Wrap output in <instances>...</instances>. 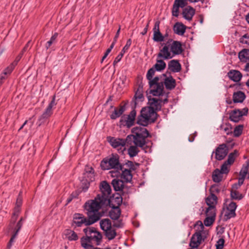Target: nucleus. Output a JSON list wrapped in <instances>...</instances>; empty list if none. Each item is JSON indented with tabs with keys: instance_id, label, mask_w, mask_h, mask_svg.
<instances>
[{
	"instance_id": "obj_16",
	"label": "nucleus",
	"mask_w": 249,
	"mask_h": 249,
	"mask_svg": "<svg viewBox=\"0 0 249 249\" xmlns=\"http://www.w3.org/2000/svg\"><path fill=\"white\" fill-rule=\"evenodd\" d=\"M24 220L25 218L23 217H21L17 223L14 233L12 235V236L7 244V248L9 249L11 248L12 244L15 241V239L16 238L19 231L20 230L21 227H22Z\"/></svg>"
},
{
	"instance_id": "obj_44",
	"label": "nucleus",
	"mask_w": 249,
	"mask_h": 249,
	"mask_svg": "<svg viewBox=\"0 0 249 249\" xmlns=\"http://www.w3.org/2000/svg\"><path fill=\"white\" fill-rule=\"evenodd\" d=\"M215 212V207H209L206 211V215L215 218L216 215Z\"/></svg>"
},
{
	"instance_id": "obj_54",
	"label": "nucleus",
	"mask_w": 249,
	"mask_h": 249,
	"mask_svg": "<svg viewBox=\"0 0 249 249\" xmlns=\"http://www.w3.org/2000/svg\"><path fill=\"white\" fill-rule=\"evenodd\" d=\"M245 177H241L238 179V183H235L232 185L233 188L238 189L244 183Z\"/></svg>"
},
{
	"instance_id": "obj_24",
	"label": "nucleus",
	"mask_w": 249,
	"mask_h": 249,
	"mask_svg": "<svg viewBox=\"0 0 249 249\" xmlns=\"http://www.w3.org/2000/svg\"><path fill=\"white\" fill-rule=\"evenodd\" d=\"M246 98L244 92L241 91L234 92L232 95V100L234 103H241Z\"/></svg>"
},
{
	"instance_id": "obj_56",
	"label": "nucleus",
	"mask_w": 249,
	"mask_h": 249,
	"mask_svg": "<svg viewBox=\"0 0 249 249\" xmlns=\"http://www.w3.org/2000/svg\"><path fill=\"white\" fill-rule=\"evenodd\" d=\"M131 42H132V41H131V39H128L127 40V42H126V43L124 47V48H123L121 52V53H122L124 54V53L128 50V49H129V47L131 45Z\"/></svg>"
},
{
	"instance_id": "obj_8",
	"label": "nucleus",
	"mask_w": 249,
	"mask_h": 249,
	"mask_svg": "<svg viewBox=\"0 0 249 249\" xmlns=\"http://www.w3.org/2000/svg\"><path fill=\"white\" fill-rule=\"evenodd\" d=\"M100 193L98 194L96 197L106 203L110 197L111 189L109 184L106 181L101 182L100 186Z\"/></svg>"
},
{
	"instance_id": "obj_29",
	"label": "nucleus",
	"mask_w": 249,
	"mask_h": 249,
	"mask_svg": "<svg viewBox=\"0 0 249 249\" xmlns=\"http://www.w3.org/2000/svg\"><path fill=\"white\" fill-rule=\"evenodd\" d=\"M65 238L69 241H76L78 239L77 234L73 231L66 229L64 231Z\"/></svg>"
},
{
	"instance_id": "obj_60",
	"label": "nucleus",
	"mask_w": 249,
	"mask_h": 249,
	"mask_svg": "<svg viewBox=\"0 0 249 249\" xmlns=\"http://www.w3.org/2000/svg\"><path fill=\"white\" fill-rule=\"evenodd\" d=\"M160 21H157L154 25V27L153 28V33L157 32H160Z\"/></svg>"
},
{
	"instance_id": "obj_49",
	"label": "nucleus",
	"mask_w": 249,
	"mask_h": 249,
	"mask_svg": "<svg viewBox=\"0 0 249 249\" xmlns=\"http://www.w3.org/2000/svg\"><path fill=\"white\" fill-rule=\"evenodd\" d=\"M188 1V0H175L174 3L183 8L187 5Z\"/></svg>"
},
{
	"instance_id": "obj_39",
	"label": "nucleus",
	"mask_w": 249,
	"mask_h": 249,
	"mask_svg": "<svg viewBox=\"0 0 249 249\" xmlns=\"http://www.w3.org/2000/svg\"><path fill=\"white\" fill-rule=\"evenodd\" d=\"M238 189L233 188L232 187L231 191V196L232 199L235 200L242 199L244 196L237 191Z\"/></svg>"
},
{
	"instance_id": "obj_26",
	"label": "nucleus",
	"mask_w": 249,
	"mask_h": 249,
	"mask_svg": "<svg viewBox=\"0 0 249 249\" xmlns=\"http://www.w3.org/2000/svg\"><path fill=\"white\" fill-rule=\"evenodd\" d=\"M119 177H121V178L124 180V181L126 183L130 182L132 178L131 171L124 168L121 171V175Z\"/></svg>"
},
{
	"instance_id": "obj_35",
	"label": "nucleus",
	"mask_w": 249,
	"mask_h": 249,
	"mask_svg": "<svg viewBox=\"0 0 249 249\" xmlns=\"http://www.w3.org/2000/svg\"><path fill=\"white\" fill-rule=\"evenodd\" d=\"M139 147L137 145L134 144L131 145L127 149L128 154L130 158H133L140 152V150L139 149Z\"/></svg>"
},
{
	"instance_id": "obj_62",
	"label": "nucleus",
	"mask_w": 249,
	"mask_h": 249,
	"mask_svg": "<svg viewBox=\"0 0 249 249\" xmlns=\"http://www.w3.org/2000/svg\"><path fill=\"white\" fill-rule=\"evenodd\" d=\"M211 191L213 193H214V192L219 193L220 191V190L217 185H213L211 187Z\"/></svg>"
},
{
	"instance_id": "obj_55",
	"label": "nucleus",
	"mask_w": 249,
	"mask_h": 249,
	"mask_svg": "<svg viewBox=\"0 0 249 249\" xmlns=\"http://www.w3.org/2000/svg\"><path fill=\"white\" fill-rule=\"evenodd\" d=\"M159 77L158 76L155 77L153 79L149 80V84L150 87H152L156 84H160V82H159Z\"/></svg>"
},
{
	"instance_id": "obj_48",
	"label": "nucleus",
	"mask_w": 249,
	"mask_h": 249,
	"mask_svg": "<svg viewBox=\"0 0 249 249\" xmlns=\"http://www.w3.org/2000/svg\"><path fill=\"white\" fill-rule=\"evenodd\" d=\"M215 218L206 216V218L204 220V224L206 226H211L214 221Z\"/></svg>"
},
{
	"instance_id": "obj_18",
	"label": "nucleus",
	"mask_w": 249,
	"mask_h": 249,
	"mask_svg": "<svg viewBox=\"0 0 249 249\" xmlns=\"http://www.w3.org/2000/svg\"><path fill=\"white\" fill-rule=\"evenodd\" d=\"M196 10L191 6H188L182 10L183 17L188 21H191L195 15Z\"/></svg>"
},
{
	"instance_id": "obj_6",
	"label": "nucleus",
	"mask_w": 249,
	"mask_h": 249,
	"mask_svg": "<svg viewBox=\"0 0 249 249\" xmlns=\"http://www.w3.org/2000/svg\"><path fill=\"white\" fill-rule=\"evenodd\" d=\"M156 111L148 107H143L141 111V114L138 116L137 123L143 126L155 122L157 119Z\"/></svg>"
},
{
	"instance_id": "obj_32",
	"label": "nucleus",
	"mask_w": 249,
	"mask_h": 249,
	"mask_svg": "<svg viewBox=\"0 0 249 249\" xmlns=\"http://www.w3.org/2000/svg\"><path fill=\"white\" fill-rule=\"evenodd\" d=\"M20 212V207L15 206L14 212L9 225V228H11L15 223Z\"/></svg>"
},
{
	"instance_id": "obj_61",
	"label": "nucleus",
	"mask_w": 249,
	"mask_h": 249,
	"mask_svg": "<svg viewBox=\"0 0 249 249\" xmlns=\"http://www.w3.org/2000/svg\"><path fill=\"white\" fill-rule=\"evenodd\" d=\"M22 197L20 196V193H19L16 201V206L20 207L22 205Z\"/></svg>"
},
{
	"instance_id": "obj_52",
	"label": "nucleus",
	"mask_w": 249,
	"mask_h": 249,
	"mask_svg": "<svg viewBox=\"0 0 249 249\" xmlns=\"http://www.w3.org/2000/svg\"><path fill=\"white\" fill-rule=\"evenodd\" d=\"M229 164L226 163V161L224 162V163L221 166V169L220 170L223 174H227L229 172V169L228 167Z\"/></svg>"
},
{
	"instance_id": "obj_3",
	"label": "nucleus",
	"mask_w": 249,
	"mask_h": 249,
	"mask_svg": "<svg viewBox=\"0 0 249 249\" xmlns=\"http://www.w3.org/2000/svg\"><path fill=\"white\" fill-rule=\"evenodd\" d=\"M120 157L117 154H112L109 157L104 158L100 163L102 170L113 169L109 172V174L112 178H118L121 175V171L123 169V165L120 162Z\"/></svg>"
},
{
	"instance_id": "obj_47",
	"label": "nucleus",
	"mask_w": 249,
	"mask_h": 249,
	"mask_svg": "<svg viewBox=\"0 0 249 249\" xmlns=\"http://www.w3.org/2000/svg\"><path fill=\"white\" fill-rule=\"evenodd\" d=\"M15 66H16L12 63L9 66L4 69L3 74L6 75H9L14 69Z\"/></svg>"
},
{
	"instance_id": "obj_28",
	"label": "nucleus",
	"mask_w": 249,
	"mask_h": 249,
	"mask_svg": "<svg viewBox=\"0 0 249 249\" xmlns=\"http://www.w3.org/2000/svg\"><path fill=\"white\" fill-rule=\"evenodd\" d=\"M108 201H109V206H115L119 207L122 203L123 198L121 195L117 194L114 195L113 197L111 199H109Z\"/></svg>"
},
{
	"instance_id": "obj_46",
	"label": "nucleus",
	"mask_w": 249,
	"mask_h": 249,
	"mask_svg": "<svg viewBox=\"0 0 249 249\" xmlns=\"http://www.w3.org/2000/svg\"><path fill=\"white\" fill-rule=\"evenodd\" d=\"M180 7L177 4H176L174 2L172 9V14L173 16L175 17H178L179 15V9Z\"/></svg>"
},
{
	"instance_id": "obj_27",
	"label": "nucleus",
	"mask_w": 249,
	"mask_h": 249,
	"mask_svg": "<svg viewBox=\"0 0 249 249\" xmlns=\"http://www.w3.org/2000/svg\"><path fill=\"white\" fill-rule=\"evenodd\" d=\"M134 100H133V102L134 103L135 106H136L138 102L139 101L142 102L144 99V96L142 94V86L140 85L136 91L135 96L134 97Z\"/></svg>"
},
{
	"instance_id": "obj_30",
	"label": "nucleus",
	"mask_w": 249,
	"mask_h": 249,
	"mask_svg": "<svg viewBox=\"0 0 249 249\" xmlns=\"http://www.w3.org/2000/svg\"><path fill=\"white\" fill-rule=\"evenodd\" d=\"M164 83L166 89L169 90L174 89L176 85V81L172 76L165 78Z\"/></svg>"
},
{
	"instance_id": "obj_22",
	"label": "nucleus",
	"mask_w": 249,
	"mask_h": 249,
	"mask_svg": "<svg viewBox=\"0 0 249 249\" xmlns=\"http://www.w3.org/2000/svg\"><path fill=\"white\" fill-rule=\"evenodd\" d=\"M186 26L181 22H177L173 27L174 33L179 36H183L186 31Z\"/></svg>"
},
{
	"instance_id": "obj_9",
	"label": "nucleus",
	"mask_w": 249,
	"mask_h": 249,
	"mask_svg": "<svg viewBox=\"0 0 249 249\" xmlns=\"http://www.w3.org/2000/svg\"><path fill=\"white\" fill-rule=\"evenodd\" d=\"M94 223L90 218L86 217L83 214L76 213L73 215L72 225L75 227H80L83 225L89 226Z\"/></svg>"
},
{
	"instance_id": "obj_20",
	"label": "nucleus",
	"mask_w": 249,
	"mask_h": 249,
	"mask_svg": "<svg viewBox=\"0 0 249 249\" xmlns=\"http://www.w3.org/2000/svg\"><path fill=\"white\" fill-rule=\"evenodd\" d=\"M168 69L173 72H178L181 71V66L177 60H172L168 63Z\"/></svg>"
},
{
	"instance_id": "obj_2",
	"label": "nucleus",
	"mask_w": 249,
	"mask_h": 249,
	"mask_svg": "<svg viewBox=\"0 0 249 249\" xmlns=\"http://www.w3.org/2000/svg\"><path fill=\"white\" fill-rule=\"evenodd\" d=\"M105 203L96 196L93 199L88 200L84 206L88 217L94 223L98 221L103 216L100 211Z\"/></svg>"
},
{
	"instance_id": "obj_63",
	"label": "nucleus",
	"mask_w": 249,
	"mask_h": 249,
	"mask_svg": "<svg viewBox=\"0 0 249 249\" xmlns=\"http://www.w3.org/2000/svg\"><path fill=\"white\" fill-rule=\"evenodd\" d=\"M81 245L84 249H94V248L92 245L89 244H87L86 247V246H84V245L83 244L82 242H81Z\"/></svg>"
},
{
	"instance_id": "obj_34",
	"label": "nucleus",
	"mask_w": 249,
	"mask_h": 249,
	"mask_svg": "<svg viewBox=\"0 0 249 249\" xmlns=\"http://www.w3.org/2000/svg\"><path fill=\"white\" fill-rule=\"evenodd\" d=\"M238 57L241 61L247 62L249 61V50L244 49L239 53Z\"/></svg>"
},
{
	"instance_id": "obj_38",
	"label": "nucleus",
	"mask_w": 249,
	"mask_h": 249,
	"mask_svg": "<svg viewBox=\"0 0 249 249\" xmlns=\"http://www.w3.org/2000/svg\"><path fill=\"white\" fill-rule=\"evenodd\" d=\"M222 174L223 173L218 169L214 170L212 175L213 181L216 183L220 182L223 177Z\"/></svg>"
},
{
	"instance_id": "obj_36",
	"label": "nucleus",
	"mask_w": 249,
	"mask_h": 249,
	"mask_svg": "<svg viewBox=\"0 0 249 249\" xmlns=\"http://www.w3.org/2000/svg\"><path fill=\"white\" fill-rule=\"evenodd\" d=\"M104 232L106 237L109 240L114 239L117 235L116 230L112 226H111L110 228H108V230H106Z\"/></svg>"
},
{
	"instance_id": "obj_15",
	"label": "nucleus",
	"mask_w": 249,
	"mask_h": 249,
	"mask_svg": "<svg viewBox=\"0 0 249 249\" xmlns=\"http://www.w3.org/2000/svg\"><path fill=\"white\" fill-rule=\"evenodd\" d=\"M94 170L93 168L88 165L85 166L83 176V180H85L88 184L92 181L94 178Z\"/></svg>"
},
{
	"instance_id": "obj_21",
	"label": "nucleus",
	"mask_w": 249,
	"mask_h": 249,
	"mask_svg": "<svg viewBox=\"0 0 249 249\" xmlns=\"http://www.w3.org/2000/svg\"><path fill=\"white\" fill-rule=\"evenodd\" d=\"M229 78L234 82H239L242 77V73L237 70H232L228 73Z\"/></svg>"
},
{
	"instance_id": "obj_59",
	"label": "nucleus",
	"mask_w": 249,
	"mask_h": 249,
	"mask_svg": "<svg viewBox=\"0 0 249 249\" xmlns=\"http://www.w3.org/2000/svg\"><path fill=\"white\" fill-rule=\"evenodd\" d=\"M124 54L122 53H120L119 54H118L116 57L115 58V60L113 61V65L115 66L117 63H118L121 59L122 58Z\"/></svg>"
},
{
	"instance_id": "obj_17",
	"label": "nucleus",
	"mask_w": 249,
	"mask_h": 249,
	"mask_svg": "<svg viewBox=\"0 0 249 249\" xmlns=\"http://www.w3.org/2000/svg\"><path fill=\"white\" fill-rule=\"evenodd\" d=\"M202 241L201 233L196 232L194 233L190 242V246L192 248H197L201 244Z\"/></svg>"
},
{
	"instance_id": "obj_10",
	"label": "nucleus",
	"mask_w": 249,
	"mask_h": 249,
	"mask_svg": "<svg viewBox=\"0 0 249 249\" xmlns=\"http://www.w3.org/2000/svg\"><path fill=\"white\" fill-rule=\"evenodd\" d=\"M56 105L55 96L53 95L51 102L49 103L44 112L38 119V126H40L52 115L53 114L52 108Z\"/></svg>"
},
{
	"instance_id": "obj_4",
	"label": "nucleus",
	"mask_w": 249,
	"mask_h": 249,
	"mask_svg": "<svg viewBox=\"0 0 249 249\" xmlns=\"http://www.w3.org/2000/svg\"><path fill=\"white\" fill-rule=\"evenodd\" d=\"M131 131L132 134L129 135L126 137L128 143L129 141L132 140L134 144L137 145L146 152L147 148L146 139L149 136L148 130L143 127L137 126L133 127Z\"/></svg>"
},
{
	"instance_id": "obj_37",
	"label": "nucleus",
	"mask_w": 249,
	"mask_h": 249,
	"mask_svg": "<svg viewBox=\"0 0 249 249\" xmlns=\"http://www.w3.org/2000/svg\"><path fill=\"white\" fill-rule=\"evenodd\" d=\"M100 227L101 229L105 231L106 230L110 228L111 225V221L108 218H105L101 220L100 222Z\"/></svg>"
},
{
	"instance_id": "obj_57",
	"label": "nucleus",
	"mask_w": 249,
	"mask_h": 249,
	"mask_svg": "<svg viewBox=\"0 0 249 249\" xmlns=\"http://www.w3.org/2000/svg\"><path fill=\"white\" fill-rule=\"evenodd\" d=\"M225 240L223 238H220L216 242V249H222L224 247Z\"/></svg>"
},
{
	"instance_id": "obj_42",
	"label": "nucleus",
	"mask_w": 249,
	"mask_h": 249,
	"mask_svg": "<svg viewBox=\"0 0 249 249\" xmlns=\"http://www.w3.org/2000/svg\"><path fill=\"white\" fill-rule=\"evenodd\" d=\"M249 168V161H247L245 164L242 166V167L240 171V176L246 178L248 173Z\"/></svg>"
},
{
	"instance_id": "obj_51",
	"label": "nucleus",
	"mask_w": 249,
	"mask_h": 249,
	"mask_svg": "<svg viewBox=\"0 0 249 249\" xmlns=\"http://www.w3.org/2000/svg\"><path fill=\"white\" fill-rule=\"evenodd\" d=\"M156 69L154 68V67H152L150 68L147 71L146 74V78L147 79L149 80L152 79L153 76H154L155 74Z\"/></svg>"
},
{
	"instance_id": "obj_12",
	"label": "nucleus",
	"mask_w": 249,
	"mask_h": 249,
	"mask_svg": "<svg viewBox=\"0 0 249 249\" xmlns=\"http://www.w3.org/2000/svg\"><path fill=\"white\" fill-rule=\"evenodd\" d=\"M248 112V108L245 107L242 110L235 109L231 111L229 113V119L234 123L238 122L243 116L247 115Z\"/></svg>"
},
{
	"instance_id": "obj_58",
	"label": "nucleus",
	"mask_w": 249,
	"mask_h": 249,
	"mask_svg": "<svg viewBox=\"0 0 249 249\" xmlns=\"http://www.w3.org/2000/svg\"><path fill=\"white\" fill-rule=\"evenodd\" d=\"M125 165L129 168L128 170H135V167L133 164V162L131 161L128 160L127 162H126Z\"/></svg>"
},
{
	"instance_id": "obj_13",
	"label": "nucleus",
	"mask_w": 249,
	"mask_h": 249,
	"mask_svg": "<svg viewBox=\"0 0 249 249\" xmlns=\"http://www.w3.org/2000/svg\"><path fill=\"white\" fill-rule=\"evenodd\" d=\"M168 101L167 97L162 99L160 96L149 99V107L152 108L154 111L160 110L161 108V103L165 104Z\"/></svg>"
},
{
	"instance_id": "obj_1",
	"label": "nucleus",
	"mask_w": 249,
	"mask_h": 249,
	"mask_svg": "<svg viewBox=\"0 0 249 249\" xmlns=\"http://www.w3.org/2000/svg\"><path fill=\"white\" fill-rule=\"evenodd\" d=\"M183 51L180 41L169 39L160 50L157 55V63L153 67L157 71L163 70L166 66L163 60L171 59L175 55L180 54Z\"/></svg>"
},
{
	"instance_id": "obj_41",
	"label": "nucleus",
	"mask_w": 249,
	"mask_h": 249,
	"mask_svg": "<svg viewBox=\"0 0 249 249\" xmlns=\"http://www.w3.org/2000/svg\"><path fill=\"white\" fill-rule=\"evenodd\" d=\"M238 152L236 150H234L233 152H231L230 153V154L228 156V159L225 161L226 163H228L230 166L231 165L234 161L235 159L238 157Z\"/></svg>"
},
{
	"instance_id": "obj_40",
	"label": "nucleus",
	"mask_w": 249,
	"mask_h": 249,
	"mask_svg": "<svg viewBox=\"0 0 249 249\" xmlns=\"http://www.w3.org/2000/svg\"><path fill=\"white\" fill-rule=\"evenodd\" d=\"M124 111V107L123 106H121L119 109L115 108L113 112L110 115V118L115 120L119 117Z\"/></svg>"
},
{
	"instance_id": "obj_64",
	"label": "nucleus",
	"mask_w": 249,
	"mask_h": 249,
	"mask_svg": "<svg viewBox=\"0 0 249 249\" xmlns=\"http://www.w3.org/2000/svg\"><path fill=\"white\" fill-rule=\"evenodd\" d=\"M123 226V224L121 221H119L113 224V227L117 228H121Z\"/></svg>"
},
{
	"instance_id": "obj_5",
	"label": "nucleus",
	"mask_w": 249,
	"mask_h": 249,
	"mask_svg": "<svg viewBox=\"0 0 249 249\" xmlns=\"http://www.w3.org/2000/svg\"><path fill=\"white\" fill-rule=\"evenodd\" d=\"M85 234V236H83L80 240V242H82L84 246L87 244L92 245L93 244L99 245L102 241V235L96 228L94 227H87L83 230Z\"/></svg>"
},
{
	"instance_id": "obj_31",
	"label": "nucleus",
	"mask_w": 249,
	"mask_h": 249,
	"mask_svg": "<svg viewBox=\"0 0 249 249\" xmlns=\"http://www.w3.org/2000/svg\"><path fill=\"white\" fill-rule=\"evenodd\" d=\"M206 203L209 207H215L217 203V197L213 193L206 198Z\"/></svg>"
},
{
	"instance_id": "obj_45",
	"label": "nucleus",
	"mask_w": 249,
	"mask_h": 249,
	"mask_svg": "<svg viewBox=\"0 0 249 249\" xmlns=\"http://www.w3.org/2000/svg\"><path fill=\"white\" fill-rule=\"evenodd\" d=\"M244 125L242 124H240L236 126L234 129L233 131V135L235 137H239L240 136L243 131Z\"/></svg>"
},
{
	"instance_id": "obj_14",
	"label": "nucleus",
	"mask_w": 249,
	"mask_h": 249,
	"mask_svg": "<svg viewBox=\"0 0 249 249\" xmlns=\"http://www.w3.org/2000/svg\"><path fill=\"white\" fill-rule=\"evenodd\" d=\"M228 153V149L226 144H220L215 149V158L218 160H223Z\"/></svg>"
},
{
	"instance_id": "obj_11",
	"label": "nucleus",
	"mask_w": 249,
	"mask_h": 249,
	"mask_svg": "<svg viewBox=\"0 0 249 249\" xmlns=\"http://www.w3.org/2000/svg\"><path fill=\"white\" fill-rule=\"evenodd\" d=\"M236 207V204L234 202H231L228 205L226 206V208H223V220L224 221H227L231 218L235 216V210Z\"/></svg>"
},
{
	"instance_id": "obj_19",
	"label": "nucleus",
	"mask_w": 249,
	"mask_h": 249,
	"mask_svg": "<svg viewBox=\"0 0 249 249\" xmlns=\"http://www.w3.org/2000/svg\"><path fill=\"white\" fill-rule=\"evenodd\" d=\"M150 93L155 96H160L162 93L163 90V84L160 82V84H156L152 87H150Z\"/></svg>"
},
{
	"instance_id": "obj_33",
	"label": "nucleus",
	"mask_w": 249,
	"mask_h": 249,
	"mask_svg": "<svg viewBox=\"0 0 249 249\" xmlns=\"http://www.w3.org/2000/svg\"><path fill=\"white\" fill-rule=\"evenodd\" d=\"M136 115V111L133 109L126 117V125L128 126H131L134 124Z\"/></svg>"
},
{
	"instance_id": "obj_50",
	"label": "nucleus",
	"mask_w": 249,
	"mask_h": 249,
	"mask_svg": "<svg viewBox=\"0 0 249 249\" xmlns=\"http://www.w3.org/2000/svg\"><path fill=\"white\" fill-rule=\"evenodd\" d=\"M240 41L242 44L249 45V35H244L240 38Z\"/></svg>"
},
{
	"instance_id": "obj_43",
	"label": "nucleus",
	"mask_w": 249,
	"mask_h": 249,
	"mask_svg": "<svg viewBox=\"0 0 249 249\" xmlns=\"http://www.w3.org/2000/svg\"><path fill=\"white\" fill-rule=\"evenodd\" d=\"M153 39L154 41L159 42L164 41V36L162 35L160 32L153 33Z\"/></svg>"
},
{
	"instance_id": "obj_53",
	"label": "nucleus",
	"mask_w": 249,
	"mask_h": 249,
	"mask_svg": "<svg viewBox=\"0 0 249 249\" xmlns=\"http://www.w3.org/2000/svg\"><path fill=\"white\" fill-rule=\"evenodd\" d=\"M195 227L197 229V232H200V233L204 229V226L201 221H197L195 225Z\"/></svg>"
},
{
	"instance_id": "obj_7",
	"label": "nucleus",
	"mask_w": 249,
	"mask_h": 249,
	"mask_svg": "<svg viewBox=\"0 0 249 249\" xmlns=\"http://www.w3.org/2000/svg\"><path fill=\"white\" fill-rule=\"evenodd\" d=\"M107 141L111 145V146L116 149L119 153L123 154L124 151L125 150L126 139L116 138L115 137H107Z\"/></svg>"
},
{
	"instance_id": "obj_25",
	"label": "nucleus",
	"mask_w": 249,
	"mask_h": 249,
	"mask_svg": "<svg viewBox=\"0 0 249 249\" xmlns=\"http://www.w3.org/2000/svg\"><path fill=\"white\" fill-rule=\"evenodd\" d=\"M116 178L111 181V184L115 191H122L124 188V181Z\"/></svg>"
},
{
	"instance_id": "obj_23",
	"label": "nucleus",
	"mask_w": 249,
	"mask_h": 249,
	"mask_svg": "<svg viewBox=\"0 0 249 249\" xmlns=\"http://www.w3.org/2000/svg\"><path fill=\"white\" fill-rule=\"evenodd\" d=\"M111 209L109 212V216L112 220H117L120 217L121 211L119 207L109 206Z\"/></svg>"
}]
</instances>
